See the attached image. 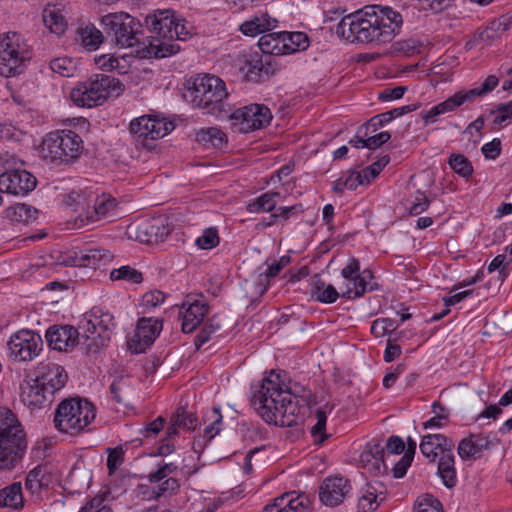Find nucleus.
Returning <instances> with one entry per match:
<instances>
[{"instance_id":"1","label":"nucleus","mask_w":512,"mask_h":512,"mask_svg":"<svg viewBox=\"0 0 512 512\" xmlns=\"http://www.w3.org/2000/svg\"><path fill=\"white\" fill-rule=\"evenodd\" d=\"M403 17L390 7L369 6L344 16L336 26V34L354 43L382 45L400 32Z\"/></svg>"},{"instance_id":"2","label":"nucleus","mask_w":512,"mask_h":512,"mask_svg":"<svg viewBox=\"0 0 512 512\" xmlns=\"http://www.w3.org/2000/svg\"><path fill=\"white\" fill-rule=\"evenodd\" d=\"M252 404L261 418L268 424L292 427L298 424L300 407L297 396L293 395L280 374L271 370L260 388L253 392Z\"/></svg>"},{"instance_id":"3","label":"nucleus","mask_w":512,"mask_h":512,"mask_svg":"<svg viewBox=\"0 0 512 512\" xmlns=\"http://www.w3.org/2000/svg\"><path fill=\"white\" fill-rule=\"evenodd\" d=\"M27 445L26 433L16 415L0 408V469H13L22 460Z\"/></svg>"},{"instance_id":"4","label":"nucleus","mask_w":512,"mask_h":512,"mask_svg":"<svg viewBox=\"0 0 512 512\" xmlns=\"http://www.w3.org/2000/svg\"><path fill=\"white\" fill-rule=\"evenodd\" d=\"M228 97L225 82L214 75H198L186 83L184 98L193 106L209 114L223 111L224 100Z\"/></svg>"},{"instance_id":"5","label":"nucleus","mask_w":512,"mask_h":512,"mask_svg":"<svg viewBox=\"0 0 512 512\" xmlns=\"http://www.w3.org/2000/svg\"><path fill=\"white\" fill-rule=\"evenodd\" d=\"M79 328L82 330V351L87 355H95L110 341L111 331L115 328L114 317L94 307L84 315Z\"/></svg>"},{"instance_id":"6","label":"nucleus","mask_w":512,"mask_h":512,"mask_svg":"<svg viewBox=\"0 0 512 512\" xmlns=\"http://www.w3.org/2000/svg\"><path fill=\"white\" fill-rule=\"evenodd\" d=\"M83 149L81 137L72 130H58L49 133L43 140L41 157L55 165L68 164L77 159Z\"/></svg>"},{"instance_id":"7","label":"nucleus","mask_w":512,"mask_h":512,"mask_svg":"<svg viewBox=\"0 0 512 512\" xmlns=\"http://www.w3.org/2000/svg\"><path fill=\"white\" fill-rule=\"evenodd\" d=\"M95 419V410L91 402L81 398L63 400L54 415L57 430L70 435H76Z\"/></svg>"},{"instance_id":"8","label":"nucleus","mask_w":512,"mask_h":512,"mask_svg":"<svg viewBox=\"0 0 512 512\" xmlns=\"http://www.w3.org/2000/svg\"><path fill=\"white\" fill-rule=\"evenodd\" d=\"M117 90H122V84L117 79L98 74L73 88L70 98L79 107L91 108L102 105L110 93Z\"/></svg>"},{"instance_id":"9","label":"nucleus","mask_w":512,"mask_h":512,"mask_svg":"<svg viewBox=\"0 0 512 512\" xmlns=\"http://www.w3.org/2000/svg\"><path fill=\"white\" fill-rule=\"evenodd\" d=\"M101 24L107 37L115 45L122 48H140L142 40L141 24L128 13L117 12L104 15Z\"/></svg>"},{"instance_id":"10","label":"nucleus","mask_w":512,"mask_h":512,"mask_svg":"<svg viewBox=\"0 0 512 512\" xmlns=\"http://www.w3.org/2000/svg\"><path fill=\"white\" fill-rule=\"evenodd\" d=\"M29 57L27 45L18 33L0 34V76L8 78L22 73Z\"/></svg>"},{"instance_id":"11","label":"nucleus","mask_w":512,"mask_h":512,"mask_svg":"<svg viewBox=\"0 0 512 512\" xmlns=\"http://www.w3.org/2000/svg\"><path fill=\"white\" fill-rule=\"evenodd\" d=\"M233 65L243 79L250 82H264L275 73L272 58L258 53L241 54L235 57Z\"/></svg>"},{"instance_id":"12","label":"nucleus","mask_w":512,"mask_h":512,"mask_svg":"<svg viewBox=\"0 0 512 512\" xmlns=\"http://www.w3.org/2000/svg\"><path fill=\"white\" fill-rule=\"evenodd\" d=\"M43 341L38 333L21 330L13 334L7 342L9 358L14 362L31 361L42 350Z\"/></svg>"},{"instance_id":"13","label":"nucleus","mask_w":512,"mask_h":512,"mask_svg":"<svg viewBox=\"0 0 512 512\" xmlns=\"http://www.w3.org/2000/svg\"><path fill=\"white\" fill-rule=\"evenodd\" d=\"M231 120L240 132L248 133L269 125L272 120V113L263 104H250L234 111Z\"/></svg>"},{"instance_id":"14","label":"nucleus","mask_w":512,"mask_h":512,"mask_svg":"<svg viewBox=\"0 0 512 512\" xmlns=\"http://www.w3.org/2000/svg\"><path fill=\"white\" fill-rule=\"evenodd\" d=\"M36 185V177L24 169H7L0 175L1 193L26 196Z\"/></svg>"},{"instance_id":"15","label":"nucleus","mask_w":512,"mask_h":512,"mask_svg":"<svg viewBox=\"0 0 512 512\" xmlns=\"http://www.w3.org/2000/svg\"><path fill=\"white\" fill-rule=\"evenodd\" d=\"M174 128L171 122L150 115L135 118L130 123V132L138 138L157 140Z\"/></svg>"},{"instance_id":"16","label":"nucleus","mask_w":512,"mask_h":512,"mask_svg":"<svg viewBox=\"0 0 512 512\" xmlns=\"http://www.w3.org/2000/svg\"><path fill=\"white\" fill-rule=\"evenodd\" d=\"M46 340L50 348L58 351H69L76 346L82 349V331L73 326H52L46 331Z\"/></svg>"},{"instance_id":"17","label":"nucleus","mask_w":512,"mask_h":512,"mask_svg":"<svg viewBox=\"0 0 512 512\" xmlns=\"http://www.w3.org/2000/svg\"><path fill=\"white\" fill-rule=\"evenodd\" d=\"M162 329V322L156 318L143 317L138 320L135 334L129 341V347L135 353L144 352L157 338Z\"/></svg>"},{"instance_id":"18","label":"nucleus","mask_w":512,"mask_h":512,"mask_svg":"<svg viewBox=\"0 0 512 512\" xmlns=\"http://www.w3.org/2000/svg\"><path fill=\"white\" fill-rule=\"evenodd\" d=\"M67 379L65 369L56 363H40L36 368L35 381L41 383L52 397L65 386Z\"/></svg>"},{"instance_id":"19","label":"nucleus","mask_w":512,"mask_h":512,"mask_svg":"<svg viewBox=\"0 0 512 512\" xmlns=\"http://www.w3.org/2000/svg\"><path fill=\"white\" fill-rule=\"evenodd\" d=\"M171 232V227L164 217H157L138 224L135 228L136 239L145 244H157Z\"/></svg>"},{"instance_id":"20","label":"nucleus","mask_w":512,"mask_h":512,"mask_svg":"<svg viewBox=\"0 0 512 512\" xmlns=\"http://www.w3.org/2000/svg\"><path fill=\"white\" fill-rule=\"evenodd\" d=\"M145 23L154 36L174 40L183 38L179 32V22H176L169 10L159 11L146 17Z\"/></svg>"},{"instance_id":"21","label":"nucleus","mask_w":512,"mask_h":512,"mask_svg":"<svg viewBox=\"0 0 512 512\" xmlns=\"http://www.w3.org/2000/svg\"><path fill=\"white\" fill-rule=\"evenodd\" d=\"M179 50V45L173 40L150 35L141 40L140 48L135 52L141 58H164L176 54Z\"/></svg>"},{"instance_id":"22","label":"nucleus","mask_w":512,"mask_h":512,"mask_svg":"<svg viewBox=\"0 0 512 512\" xmlns=\"http://www.w3.org/2000/svg\"><path fill=\"white\" fill-rule=\"evenodd\" d=\"M422 455L429 462H436L442 455L453 451L454 442L443 434H427L422 437L419 445Z\"/></svg>"},{"instance_id":"23","label":"nucleus","mask_w":512,"mask_h":512,"mask_svg":"<svg viewBox=\"0 0 512 512\" xmlns=\"http://www.w3.org/2000/svg\"><path fill=\"white\" fill-rule=\"evenodd\" d=\"M209 306L204 300L188 298L181 306L182 331L193 332L208 313Z\"/></svg>"},{"instance_id":"24","label":"nucleus","mask_w":512,"mask_h":512,"mask_svg":"<svg viewBox=\"0 0 512 512\" xmlns=\"http://www.w3.org/2000/svg\"><path fill=\"white\" fill-rule=\"evenodd\" d=\"M350 490L349 481L343 477L326 478L320 486L319 497L326 506H336L343 502Z\"/></svg>"},{"instance_id":"25","label":"nucleus","mask_w":512,"mask_h":512,"mask_svg":"<svg viewBox=\"0 0 512 512\" xmlns=\"http://www.w3.org/2000/svg\"><path fill=\"white\" fill-rule=\"evenodd\" d=\"M310 499L304 493L296 491L284 493L275 499V503L265 507L266 512H311Z\"/></svg>"},{"instance_id":"26","label":"nucleus","mask_w":512,"mask_h":512,"mask_svg":"<svg viewBox=\"0 0 512 512\" xmlns=\"http://www.w3.org/2000/svg\"><path fill=\"white\" fill-rule=\"evenodd\" d=\"M112 259V254L104 249H87L75 252L63 260L65 265L96 268Z\"/></svg>"},{"instance_id":"27","label":"nucleus","mask_w":512,"mask_h":512,"mask_svg":"<svg viewBox=\"0 0 512 512\" xmlns=\"http://www.w3.org/2000/svg\"><path fill=\"white\" fill-rule=\"evenodd\" d=\"M20 397L21 401L32 409L45 407L53 401L52 396L46 393L44 387L36 382L35 378L21 385Z\"/></svg>"},{"instance_id":"28","label":"nucleus","mask_w":512,"mask_h":512,"mask_svg":"<svg viewBox=\"0 0 512 512\" xmlns=\"http://www.w3.org/2000/svg\"><path fill=\"white\" fill-rule=\"evenodd\" d=\"M492 442L483 434H470L458 444V454L463 460L478 459L488 450Z\"/></svg>"},{"instance_id":"29","label":"nucleus","mask_w":512,"mask_h":512,"mask_svg":"<svg viewBox=\"0 0 512 512\" xmlns=\"http://www.w3.org/2000/svg\"><path fill=\"white\" fill-rule=\"evenodd\" d=\"M498 85V78L494 75L488 76L480 87L470 90H461L449 97L454 111L466 102H473L477 97H482L492 91Z\"/></svg>"},{"instance_id":"30","label":"nucleus","mask_w":512,"mask_h":512,"mask_svg":"<svg viewBox=\"0 0 512 512\" xmlns=\"http://www.w3.org/2000/svg\"><path fill=\"white\" fill-rule=\"evenodd\" d=\"M277 26V20L272 18L268 13H260L254 15L249 20L240 25V31L250 37L257 36L272 31Z\"/></svg>"},{"instance_id":"31","label":"nucleus","mask_w":512,"mask_h":512,"mask_svg":"<svg viewBox=\"0 0 512 512\" xmlns=\"http://www.w3.org/2000/svg\"><path fill=\"white\" fill-rule=\"evenodd\" d=\"M116 206V199L110 195L97 196L93 201V210L87 211L86 219L88 222L94 223L115 216Z\"/></svg>"},{"instance_id":"32","label":"nucleus","mask_w":512,"mask_h":512,"mask_svg":"<svg viewBox=\"0 0 512 512\" xmlns=\"http://www.w3.org/2000/svg\"><path fill=\"white\" fill-rule=\"evenodd\" d=\"M288 43L285 42V38L282 37L281 33L266 32L264 33L259 41L258 47L263 54L266 56H278L286 53V47Z\"/></svg>"},{"instance_id":"33","label":"nucleus","mask_w":512,"mask_h":512,"mask_svg":"<svg viewBox=\"0 0 512 512\" xmlns=\"http://www.w3.org/2000/svg\"><path fill=\"white\" fill-rule=\"evenodd\" d=\"M168 437L173 438L178 434V429L194 430L197 426V417L194 413L187 411L185 407H179L171 416Z\"/></svg>"},{"instance_id":"34","label":"nucleus","mask_w":512,"mask_h":512,"mask_svg":"<svg viewBox=\"0 0 512 512\" xmlns=\"http://www.w3.org/2000/svg\"><path fill=\"white\" fill-rule=\"evenodd\" d=\"M437 474L441 478L445 487L453 488L456 485L457 475L453 451L449 454L442 455L438 459Z\"/></svg>"},{"instance_id":"35","label":"nucleus","mask_w":512,"mask_h":512,"mask_svg":"<svg viewBox=\"0 0 512 512\" xmlns=\"http://www.w3.org/2000/svg\"><path fill=\"white\" fill-rule=\"evenodd\" d=\"M23 506L24 499L20 482H14L0 489V507L18 510Z\"/></svg>"},{"instance_id":"36","label":"nucleus","mask_w":512,"mask_h":512,"mask_svg":"<svg viewBox=\"0 0 512 512\" xmlns=\"http://www.w3.org/2000/svg\"><path fill=\"white\" fill-rule=\"evenodd\" d=\"M42 17L44 25L52 33L61 35L66 30L67 22L59 7L55 5L46 7L43 10Z\"/></svg>"},{"instance_id":"37","label":"nucleus","mask_w":512,"mask_h":512,"mask_svg":"<svg viewBox=\"0 0 512 512\" xmlns=\"http://www.w3.org/2000/svg\"><path fill=\"white\" fill-rule=\"evenodd\" d=\"M196 141L205 147L222 148L226 143V134L217 127L202 128L196 132Z\"/></svg>"},{"instance_id":"38","label":"nucleus","mask_w":512,"mask_h":512,"mask_svg":"<svg viewBox=\"0 0 512 512\" xmlns=\"http://www.w3.org/2000/svg\"><path fill=\"white\" fill-rule=\"evenodd\" d=\"M371 277V272L364 270L361 274L345 279L346 290L343 292V296L349 299L362 296L367 290V279Z\"/></svg>"},{"instance_id":"39","label":"nucleus","mask_w":512,"mask_h":512,"mask_svg":"<svg viewBox=\"0 0 512 512\" xmlns=\"http://www.w3.org/2000/svg\"><path fill=\"white\" fill-rule=\"evenodd\" d=\"M509 29L507 18L501 17L491 21L483 30L478 32V38L484 43L492 42Z\"/></svg>"},{"instance_id":"40","label":"nucleus","mask_w":512,"mask_h":512,"mask_svg":"<svg viewBox=\"0 0 512 512\" xmlns=\"http://www.w3.org/2000/svg\"><path fill=\"white\" fill-rule=\"evenodd\" d=\"M6 215L13 222L28 224L36 220L38 210L30 205L19 203L8 208Z\"/></svg>"},{"instance_id":"41","label":"nucleus","mask_w":512,"mask_h":512,"mask_svg":"<svg viewBox=\"0 0 512 512\" xmlns=\"http://www.w3.org/2000/svg\"><path fill=\"white\" fill-rule=\"evenodd\" d=\"M278 192H266L247 203V210L250 213L270 212L276 205Z\"/></svg>"},{"instance_id":"42","label":"nucleus","mask_w":512,"mask_h":512,"mask_svg":"<svg viewBox=\"0 0 512 512\" xmlns=\"http://www.w3.org/2000/svg\"><path fill=\"white\" fill-rule=\"evenodd\" d=\"M91 196V193L88 194L83 191H72L64 195L63 203L74 212L82 214L84 211H88Z\"/></svg>"},{"instance_id":"43","label":"nucleus","mask_w":512,"mask_h":512,"mask_svg":"<svg viewBox=\"0 0 512 512\" xmlns=\"http://www.w3.org/2000/svg\"><path fill=\"white\" fill-rule=\"evenodd\" d=\"M53 74L61 77H73L77 71L76 62L70 57H57L49 62Z\"/></svg>"},{"instance_id":"44","label":"nucleus","mask_w":512,"mask_h":512,"mask_svg":"<svg viewBox=\"0 0 512 512\" xmlns=\"http://www.w3.org/2000/svg\"><path fill=\"white\" fill-rule=\"evenodd\" d=\"M379 506L377 489L372 484H367L362 489V494L358 500L359 512H373Z\"/></svg>"},{"instance_id":"45","label":"nucleus","mask_w":512,"mask_h":512,"mask_svg":"<svg viewBox=\"0 0 512 512\" xmlns=\"http://www.w3.org/2000/svg\"><path fill=\"white\" fill-rule=\"evenodd\" d=\"M81 44L90 50L99 47L103 42L102 32L94 26H86L79 31Z\"/></svg>"},{"instance_id":"46","label":"nucleus","mask_w":512,"mask_h":512,"mask_svg":"<svg viewBox=\"0 0 512 512\" xmlns=\"http://www.w3.org/2000/svg\"><path fill=\"white\" fill-rule=\"evenodd\" d=\"M221 329V321L217 316H213L200 330V332L195 337L194 343L196 349L202 347L205 343H207L211 336Z\"/></svg>"},{"instance_id":"47","label":"nucleus","mask_w":512,"mask_h":512,"mask_svg":"<svg viewBox=\"0 0 512 512\" xmlns=\"http://www.w3.org/2000/svg\"><path fill=\"white\" fill-rule=\"evenodd\" d=\"M110 279L112 281L125 280L132 284H138L142 282L143 276L140 271L127 265L118 269H113L110 272Z\"/></svg>"},{"instance_id":"48","label":"nucleus","mask_w":512,"mask_h":512,"mask_svg":"<svg viewBox=\"0 0 512 512\" xmlns=\"http://www.w3.org/2000/svg\"><path fill=\"white\" fill-rule=\"evenodd\" d=\"M45 469L41 465L36 466L26 476L25 487L32 493L39 492L42 487L47 485L45 480Z\"/></svg>"},{"instance_id":"49","label":"nucleus","mask_w":512,"mask_h":512,"mask_svg":"<svg viewBox=\"0 0 512 512\" xmlns=\"http://www.w3.org/2000/svg\"><path fill=\"white\" fill-rule=\"evenodd\" d=\"M282 37L288 43L286 53L305 50L309 46V38L303 32H282Z\"/></svg>"},{"instance_id":"50","label":"nucleus","mask_w":512,"mask_h":512,"mask_svg":"<svg viewBox=\"0 0 512 512\" xmlns=\"http://www.w3.org/2000/svg\"><path fill=\"white\" fill-rule=\"evenodd\" d=\"M448 163L453 171L461 177L468 178L473 173L471 162L462 154H452Z\"/></svg>"},{"instance_id":"51","label":"nucleus","mask_w":512,"mask_h":512,"mask_svg":"<svg viewBox=\"0 0 512 512\" xmlns=\"http://www.w3.org/2000/svg\"><path fill=\"white\" fill-rule=\"evenodd\" d=\"M414 512H443V508L437 498L430 494H425L417 498Z\"/></svg>"},{"instance_id":"52","label":"nucleus","mask_w":512,"mask_h":512,"mask_svg":"<svg viewBox=\"0 0 512 512\" xmlns=\"http://www.w3.org/2000/svg\"><path fill=\"white\" fill-rule=\"evenodd\" d=\"M113 399L119 404H126L129 400V385L124 378H118L110 385Z\"/></svg>"},{"instance_id":"53","label":"nucleus","mask_w":512,"mask_h":512,"mask_svg":"<svg viewBox=\"0 0 512 512\" xmlns=\"http://www.w3.org/2000/svg\"><path fill=\"white\" fill-rule=\"evenodd\" d=\"M96 65L104 71H118L120 74L126 73L125 65L120 63L118 58L111 55H100L95 58Z\"/></svg>"},{"instance_id":"54","label":"nucleus","mask_w":512,"mask_h":512,"mask_svg":"<svg viewBox=\"0 0 512 512\" xmlns=\"http://www.w3.org/2000/svg\"><path fill=\"white\" fill-rule=\"evenodd\" d=\"M326 421V412L323 410H317L316 423L311 428V434L314 437V441L318 444L322 443L327 438V434H325Z\"/></svg>"},{"instance_id":"55","label":"nucleus","mask_w":512,"mask_h":512,"mask_svg":"<svg viewBox=\"0 0 512 512\" xmlns=\"http://www.w3.org/2000/svg\"><path fill=\"white\" fill-rule=\"evenodd\" d=\"M454 111L450 99L447 98L445 101L431 107L427 112L422 114V119L426 124L433 123L436 117L448 112Z\"/></svg>"},{"instance_id":"56","label":"nucleus","mask_w":512,"mask_h":512,"mask_svg":"<svg viewBox=\"0 0 512 512\" xmlns=\"http://www.w3.org/2000/svg\"><path fill=\"white\" fill-rule=\"evenodd\" d=\"M219 236L216 228H207L203 234L197 238L196 244L199 248L209 250L219 244Z\"/></svg>"},{"instance_id":"57","label":"nucleus","mask_w":512,"mask_h":512,"mask_svg":"<svg viewBox=\"0 0 512 512\" xmlns=\"http://www.w3.org/2000/svg\"><path fill=\"white\" fill-rule=\"evenodd\" d=\"M389 161V156L384 155L378 161L362 170L366 184H369L371 180L375 179L380 174L381 170L389 163Z\"/></svg>"},{"instance_id":"58","label":"nucleus","mask_w":512,"mask_h":512,"mask_svg":"<svg viewBox=\"0 0 512 512\" xmlns=\"http://www.w3.org/2000/svg\"><path fill=\"white\" fill-rule=\"evenodd\" d=\"M211 414L210 419L212 422L204 429V438L208 440L213 439L220 432L222 423V415L219 408H213Z\"/></svg>"},{"instance_id":"59","label":"nucleus","mask_w":512,"mask_h":512,"mask_svg":"<svg viewBox=\"0 0 512 512\" xmlns=\"http://www.w3.org/2000/svg\"><path fill=\"white\" fill-rule=\"evenodd\" d=\"M180 484L176 478L169 477L163 481L154 491L155 497L173 495L177 493Z\"/></svg>"},{"instance_id":"60","label":"nucleus","mask_w":512,"mask_h":512,"mask_svg":"<svg viewBox=\"0 0 512 512\" xmlns=\"http://www.w3.org/2000/svg\"><path fill=\"white\" fill-rule=\"evenodd\" d=\"M509 256L505 254L497 255L488 265V272L492 273L496 270L499 271V279L503 281L507 277L506 267L510 264L507 263Z\"/></svg>"},{"instance_id":"61","label":"nucleus","mask_w":512,"mask_h":512,"mask_svg":"<svg viewBox=\"0 0 512 512\" xmlns=\"http://www.w3.org/2000/svg\"><path fill=\"white\" fill-rule=\"evenodd\" d=\"M429 200L424 192L417 191L415 199L412 204L407 208L410 215L417 216L427 210L429 207Z\"/></svg>"},{"instance_id":"62","label":"nucleus","mask_w":512,"mask_h":512,"mask_svg":"<svg viewBox=\"0 0 512 512\" xmlns=\"http://www.w3.org/2000/svg\"><path fill=\"white\" fill-rule=\"evenodd\" d=\"M394 329L393 321L385 318L376 319L371 325V333L376 337H382Z\"/></svg>"},{"instance_id":"63","label":"nucleus","mask_w":512,"mask_h":512,"mask_svg":"<svg viewBox=\"0 0 512 512\" xmlns=\"http://www.w3.org/2000/svg\"><path fill=\"white\" fill-rule=\"evenodd\" d=\"M392 121L391 116L388 112H384L372 117L365 125H364V136H368L369 130L371 132H376L379 127H382L384 124Z\"/></svg>"},{"instance_id":"64","label":"nucleus","mask_w":512,"mask_h":512,"mask_svg":"<svg viewBox=\"0 0 512 512\" xmlns=\"http://www.w3.org/2000/svg\"><path fill=\"white\" fill-rule=\"evenodd\" d=\"M497 116L494 119V124L503 125L512 120V100L498 106Z\"/></svg>"}]
</instances>
